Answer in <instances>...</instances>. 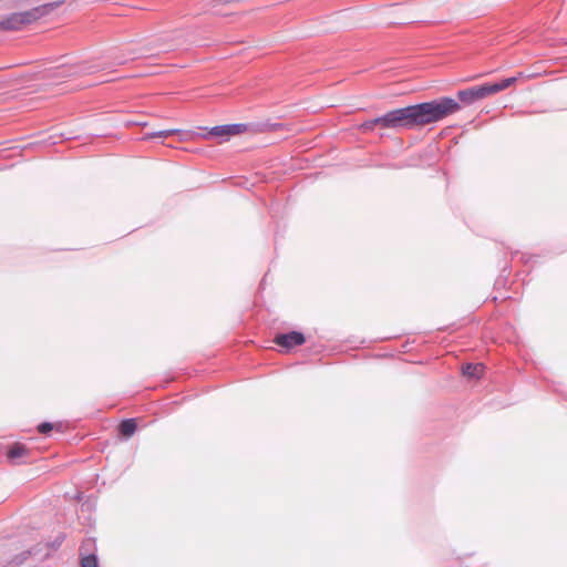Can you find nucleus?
<instances>
[{
  "mask_svg": "<svg viewBox=\"0 0 567 567\" xmlns=\"http://www.w3.org/2000/svg\"><path fill=\"white\" fill-rule=\"evenodd\" d=\"M458 110L460 105L451 96H442L430 102L391 110L362 123L360 130L368 133L374 130L399 132L420 128L456 114Z\"/></svg>",
  "mask_w": 567,
  "mask_h": 567,
  "instance_id": "1",
  "label": "nucleus"
},
{
  "mask_svg": "<svg viewBox=\"0 0 567 567\" xmlns=\"http://www.w3.org/2000/svg\"><path fill=\"white\" fill-rule=\"evenodd\" d=\"M519 78L529 79V75H524L523 73H518V76L507 78L502 80L498 83H485L482 85L471 86L464 90H460L456 92V100L451 97L453 101H455L460 109H462V105H472L473 103L477 101H482L488 96L495 95L501 91H504L508 89L509 86L514 85ZM458 110L457 112H460Z\"/></svg>",
  "mask_w": 567,
  "mask_h": 567,
  "instance_id": "2",
  "label": "nucleus"
},
{
  "mask_svg": "<svg viewBox=\"0 0 567 567\" xmlns=\"http://www.w3.org/2000/svg\"><path fill=\"white\" fill-rule=\"evenodd\" d=\"M270 127L267 124L256 123H234L223 124L210 128V133L215 138H236L241 136L252 137L257 133H261Z\"/></svg>",
  "mask_w": 567,
  "mask_h": 567,
  "instance_id": "3",
  "label": "nucleus"
},
{
  "mask_svg": "<svg viewBox=\"0 0 567 567\" xmlns=\"http://www.w3.org/2000/svg\"><path fill=\"white\" fill-rule=\"evenodd\" d=\"M55 7H58V3H49L29 11L12 13L0 22V28L2 30H20L24 25L30 24L42 16L49 13Z\"/></svg>",
  "mask_w": 567,
  "mask_h": 567,
  "instance_id": "4",
  "label": "nucleus"
},
{
  "mask_svg": "<svg viewBox=\"0 0 567 567\" xmlns=\"http://www.w3.org/2000/svg\"><path fill=\"white\" fill-rule=\"evenodd\" d=\"M147 138H161V140H167V138H179V140H207L210 137H214L210 133V128L207 130L205 127L199 128L198 131H189L184 133L181 130H161L156 132H152L147 134Z\"/></svg>",
  "mask_w": 567,
  "mask_h": 567,
  "instance_id": "5",
  "label": "nucleus"
},
{
  "mask_svg": "<svg viewBox=\"0 0 567 567\" xmlns=\"http://www.w3.org/2000/svg\"><path fill=\"white\" fill-rule=\"evenodd\" d=\"M276 344L284 347L286 349H290L296 346H301L305 342V337L302 333L292 331L286 334H278L275 338Z\"/></svg>",
  "mask_w": 567,
  "mask_h": 567,
  "instance_id": "6",
  "label": "nucleus"
},
{
  "mask_svg": "<svg viewBox=\"0 0 567 567\" xmlns=\"http://www.w3.org/2000/svg\"><path fill=\"white\" fill-rule=\"evenodd\" d=\"M484 364L482 363H468L462 368V372L467 378H481L484 373Z\"/></svg>",
  "mask_w": 567,
  "mask_h": 567,
  "instance_id": "7",
  "label": "nucleus"
},
{
  "mask_svg": "<svg viewBox=\"0 0 567 567\" xmlns=\"http://www.w3.org/2000/svg\"><path fill=\"white\" fill-rule=\"evenodd\" d=\"M136 431V422L133 419H127L121 422L120 424V433L125 436L130 437L134 434Z\"/></svg>",
  "mask_w": 567,
  "mask_h": 567,
  "instance_id": "8",
  "label": "nucleus"
},
{
  "mask_svg": "<svg viewBox=\"0 0 567 567\" xmlns=\"http://www.w3.org/2000/svg\"><path fill=\"white\" fill-rule=\"evenodd\" d=\"M62 136L63 134L58 132L56 130H51L50 132H40L37 134V142H47L48 140H53Z\"/></svg>",
  "mask_w": 567,
  "mask_h": 567,
  "instance_id": "9",
  "label": "nucleus"
},
{
  "mask_svg": "<svg viewBox=\"0 0 567 567\" xmlns=\"http://www.w3.org/2000/svg\"><path fill=\"white\" fill-rule=\"evenodd\" d=\"M55 427L60 429L61 425L60 424L49 423V422H43V423L38 425V431H39V433L47 435V434H49Z\"/></svg>",
  "mask_w": 567,
  "mask_h": 567,
  "instance_id": "10",
  "label": "nucleus"
},
{
  "mask_svg": "<svg viewBox=\"0 0 567 567\" xmlns=\"http://www.w3.org/2000/svg\"><path fill=\"white\" fill-rule=\"evenodd\" d=\"M27 450L24 446L22 445H14L13 447H11L8 452V456L10 458H16V457H20V456H23L25 454Z\"/></svg>",
  "mask_w": 567,
  "mask_h": 567,
  "instance_id": "11",
  "label": "nucleus"
},
{
  "mask_svg": "<svg viewBox=\"0 0 567 567\" xmlns=\"http://www.w3.org/2000/svg\"><path fill=\"white\" fill-rule=\"evenodd\" d=\"M81 567H97V559L94 555H89L82 558Z\"/></svg>",
  "mask_w": 567,
  "mask_h": 567,
  "instance_id": "12",
  "label": "nucleus"
},
{
  "mask_svg": "<svg viewBox=\"0 0 567 567\" xmlns=\"http://www.w3.org/2000/svg\"><path fill=\"white\" fill-rule=\"evenodd\" d=\"M186 152H197V150L185 148Z\"/></svg>",
  "mask_w": 567,
  "mask_h": 567,
  "instance_id": "13",
  "label": "nucleus"
}]
</instances>
